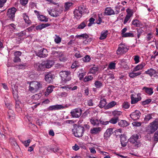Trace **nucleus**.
<instances>
[{"label":"nucleus","instance_id":"obj_42","mask_svg":"<svg viewBox=\"0 0 158 158\" xmlns=\"http://www.w3.org/2000/svg\"><path fill=\"white\" fill-rule=\"evenodd\" d=\"M122 113L121 111H114L112 113V114L115 117H118V116L121 115Z\"/></svg>","mask_w":158,"mask_h":158},{"label":"nucleus","instance_id":"obj_14","mask_svg":"<svg viewBox=\"0 0 158 158\" xmlns=\"http://www.w3.org/2000/svg\"><path fill=\"white\" fill-rule=\"evenodd\" d=\"M120 137V141L122 146L123 147H125L127 144V139L126 138L125 135H121Z\"/></svg>","mask_w":158,"mask_h":158},{"label":"nucleus","instance_id":"obj_53","mask_svg":"<svg viewBox=\"0 0 158 158\" xmlns=\"http://www.w3.org/2000/svg\"><path fill=\"white\" fill-rule=\"evenodd\" d=\"M143 32V31L141 28H140L137 29V37L138 38H139L141 34H142Z\"/></svg>","mask_w":158,"mask_h":158},{"label":"nucleus","instance_id":"obj_22","mask_svg":"<svg viewBox=\"0 0 158 158\" xmlns=\"http://www.w3.org/2000/svg\"><path fill=\"white\" fill-rule=\"evenodd\" d=\"M75 37L77 38H80V37L82 38L84 40H85L83 42L85 44L86 43V42H88V41H86V40L89 38V36L86 34H83L80 35H76Z\"/></svg>","mask_w":158,"mask_h":158},{"label":"nucleus","instance_id":"obj_55","mask_svg":"<svg viewBox=\"0 0 158 158\" xmlns=\"http://www.w3.org/2000/svg\"><path fill=\"white\" fill-rule=\"evenodd\" d=\"M83 60L84 61L87 62L89 61L90 59V57L88 55H86L85 57L82 58Z\"/></svg>","mask_w":158,"mask_h":158},{"label":"nucleus","instance_id":"obj_43","mask_svg":"<svg viewBox=\"0 0 158 158\" xmlns=\"http://www.w3.org/2000/svg\"><path fill=\"white\" fill-rule=\"evenodd\" d=\"M122 36L123 37H134V35L133 33L130 32H127L122 35Z\"/></svg>","mask_w":158,"mask_h":158},{"label":"nucleus","instance_id":"obj_15","mask_svg":"<svg viewBox=\"0 0 158 158\" xmlns=\"http://www.w3.org/2000/svg\"><path fill=\"white\" fill-rule=\"evenodd\" d=\"M113 129L112 128L108 129L104 134V139H108L112 133Z\"/></svg>","mask_w":158,"mask_h":158},{"label":"nucleus","instance_id":"obj_48","mask_svg":"<svg viewBox=\"0 0 158 158\" xmlns=\"http://www.w3.org/2000/svg\"><path fill=\"white\" fill-rule=\"evenodd\" d=\"M133 25L135 26L136 27H139L140 24L139 21L137 19L133 20L132 22Z\"/></svg>","mask_w":158,"mask_h":158},{"label":"nucleus","instance_id":"obj_30","mask_svg":"<svg viewBox=\"0 0 158 158\" xmlns=\"http://www.w3.org/2000/svg\"><path fill=\"white\" fill-rule=\"evenodd\" d=\"M145 63H142L141 64L136 66L133 69H134V71H138L142 69L143 67L145 66Z\"/></svg>","mask_w":158,"mask_h":158},{"label":"nucleus","instance_id":"obj_8","mask_svg":"<svg viewBox=\"0 0 158 158\" xmlns=\"http://www.w3.org/2000/svg\"><path fill=\"white\" fill-rule=\"evenodd\" d=\"M140 113L138 110H135L130 114V117L134 120L138 119L140 116Z\"/></svg>","mask_w":158,"mask_h":158},{"label":"nucleus","instance_id":"obj_44","mask_svg":"<svg viewBox=\"0 0 158 158\" xmlns=\"http://www.w3.org/2000/svg\"><path fill=\"white\" fill-rule=\"evenodd\" d=\"M94 85L96 88H99L102 86V84L101 81H97L95 82Z\"/></svg>","mask_w":158,"mask_h":158},{"label":"nucleus","instance_id":"obj_17","mask_svg":"<svg viewBox=\"0 0 158 158\" xmlns=\"http://www.w3.org/2000/svg\"><path fill=\"white\" fill-rule=\"evenodd\" d=\"M91 124L94 126L98 127L100 124V119L96 118H92L90 120Z\"/></svg>","mask_w":158,"mask_h":158},{"label":"nucleus","instance_id":"obj_36","mask_svg":"<svg viewBox=\"0 0 158 158\" xmlns=\"http://www.w3.org/2000/svg\"><path fill=\"white\" fill-rule=\"evenodd\" d=\"M73 3L71 2H67L64 4V10H68L69 8L72 6Z\"/></svg>","mask_w":158,"mask_h":158},{"label":"nucleus","instance_id":"obj_57","mask_svg":"<svg viewBox=\"0 0 158 158\" xmlns=\"http://www.w3.org/2000/svg\"><path fill=\"white\" fill-rule=\"evenodd\" d=\"M126 12L127 14V15L129 16L130 17H131L132 15V12L130 9L127 8L126 10Z\"/></svg>","mask_w":158,"mask_h":158},{"label":"nucleus","instance_id":"obj_18","mask_svg":"<svg viewBox=\"0 0 158 158\" xmlns=\"http://www.w3.org/2000/svg\"><path fill=\"white\" fill-rule=\"evenodd\" d=\"M133 94L131 96V104L136 103L139 101L141 100V98L140 95H139V94H137V98H135L133 97Z\"/></svg>","mask_w":158,"mask_h":158},{"label":"nucleus","instance_id":"obj_28","mask_svg":"<svg viewBox=\"0 0 158 158\" xmlns=\"http://www.w3.org/2000/svg\"><path fill=\"white\" fill-rule=\"evenodd\" d=\"M58 57H59L60 60L62 62H65L68 60L67 58L61 52L59 53Z\"/></svg>","mask_w":158,"mask_h":158},{"label":"nucleus","instance_id":"obj_38","mask_svg":"<svg viewBox=\"0 0 158 158\" xmlns=\"http://www.w3.org/2000/svg\"><path fill=\"white\" fill-rule=\"evenodd\" d=\"M116 104V103L114 101H112L109 103L106 106L105 108L106 109H108L111 108L114 106Z\"/></svg>","mask_w":158,"mask_h":158},{"label":"nucleus","instance_id":"obj_16","mask_svg":"<svg viewBox=\"0 0 158 158\" xmlns=\"http://www.w3.org/2000/svg\"><path fill=\"white\" fill-rule=\"evenodd\" d=\"M102 130L101 127H94L90 130V133L92 134H97L99 133Z\"/></svg>","mask_w":158,"mask_h":158},{"label":"nucleus","instance_id":"obj_51","mask_svg":"<svg viewBox=\"0 0 158 158\" xmlns=\"http://www.w3.org/2000/svg\"><path fill=\"white\" fill-rule=\"evenodd\" d=\"M93 79V77L91 75H89L88 76H86L84 79V81L85 82L91 80Z\"/></svg>","mask_w":158,"mask_h":158},{"label":"nucleus","instance_id":"obj_34","mask_svg":"<svg viewBox=\"0 0 158 158\" xmlns=\"http://www.w3.org/2000/svg\"><path fill=\"white\" fill-rule=\"evenodd\" d=\"M99 68L97 67L94 66L92 68H91L90 69V71L89 73L95 74L98 71Z\"/></svg>","mask_w":158,"mask_h":158},{"label":"nucleus","instance_id":"obj_63","mask_svg":"<svg viewBox=\"0 0 158 158\" xmlns=\"http://www.w3.org/2000/svg\"><path fill=\"white\" fill-rule=\"evenodd\" d=\"M28 0H20V4L23 6H25L27 3Z\"/></svg>","mask_w":158,"mask_h":158},{"label":"nucleus","instance_id":"obj_59","mask_svg":"<svg viewBox=\"0 0 158 158\" xmlns=\"http://www.w3.org/2000/svg\"><path fill=\"white\" fill-rule=\"evenodd\" d=\"M154 141H158V131L155 133L154 136Z\"/></svg>","mask_w":158,"mask_h":158},{"label":"nucleus","instance_id":"obj_7","mask_svg":"<svg viewBox=\"0 0 158 158\" xmlns=\"http://www.w3.org/2000/svg\"><path fill=\"white\" fill-rule=\"evenodd\" d=\"M16 9L15 7H12L8 10L7 14L8 17L12 20L15 17V14Z\"/></svg>","mask_w":158,"mask_h":158},{"label":"nucleus","instance_id":"obj_62","mask_svg":"<svg viewBox=\"0 0 158 158\" xmlns=\"http://www.w3.org/2000/svg\"><path fill=\"white\" fill-rule=\"evenodd\" d=\"M152 37V35L151 33H150L148 34L147 36L146 40L147 41L150 40Z\"/></svg>","mask_w":158,"mask_h":158},{"label":"nucleus","instance_id":"obj_60","mask_svg":"<svg viewBox=\"0 0 158 158\" xmlns=\"http://www.w3.org/2000/svg\"><path fill=\"white\" fill-rule=\"evenodd\" d=\"M31 142V140L29 139L24 141L23 142L24 145L26 147H28L29 145V143Z\"/></svg>","mask_w":158,"mask_h":158},{"label":"nucleus","instance_id":"obj_25","mask_svg":"<svg viewBox=\"0 0 158 158\" xmlns=\"http://www.w3.org/2000/svg\"><path fill=\"white\" fill-rule=\"evenodd\" d=\"M139 138V136L137 134H134L129 139V141L132 143H134L138 140Z\"/></svg>","mask_w":158,"mask_h":158},{"label":"nucleus","instance_id":"obj_46","mask_svg":"<svg viewBox=\"0 0 158 158\" xmlns=\"http://www.w3.org/2000/svg\"><path fill=\"white\" fill-rule=\"evenodd\" d=\"M116 64L113 62H111L109 65L108 68L110 69H115Z\"/></svg>","mask_w":158,"mask_h":158},{"label":"nucleus","instance_id":"obj_19","mask_svg":"<svg viewBox=\"0 0 158 158\" xmlns=\"http://www.w3.org/2000/svg\"><path fill=\"white\" fill-rule=\"evenodd\" d=\"M136 71H134V69H133L132 72L129 73V77L131 78H133L140 75L141 73L140 72L137 73H136Z\"/></svg>","mask_w":158,"mask_h":158},{"label":"nucleus","instance_id":"obj_39","mask_svg":"<svg viewBox=\"0 0 158 158\" xmlns=\"http://www.w3.org/2000/svg\"><path fill=\"white\" fill-rule=\"evenodd\" d=\"M118 125L121 127H125L128 125V124L126 120H121L118 122Z\"/></svg>","mask_w":158,"mask_h":158},{"label":"nucleus","instance_id":"obj_58","mask_svg":"<svg viewBox=\"0 0 158 158\" xmlns=\"http://www.w3.org/2000/svg\"><path fill=\"white\" fill-rule=\"evenodd\" d=\"M151 101V100L150 99H146V100L143 101L142 102V104L143 105H145L146 104H148L149 103H150Z\"/></svg>","mask_w":158,"mask_h":158},{"label":"nucleus","instance_id":"obj_33","mask_svg":"<svg viewBox=\"0 0 158 158\" xmlns=\"http://www.w3.org/2000/svg\"><path fill=\"white\" fill-rule=\"evenodd\" d=\"M23 17L26 23L27 24H30L31 23V21L29 19L28 15L26 14H23Z\"/></svg>","mask_w":158,"mask_h":158},{"label":"nucleus","instance_id":"obj_32","mask_svg":"<svg viewBox=\"0 0 158 158\" xmlns=\"http://www.w3.org/2000/svg\"><path fill=\"white\" fill-rule=\"evenodd\" d=\"M108 32V31L107 30L102 31L101 33V36L99 38V39L101 40L105 39L107 35Z\"/></svg>","mask_w":158,"mask_h":158},{"label":"nucleus","instance_id":"obj_40","mask_svg":"<svg viewBox=\"0 0 158 158\" xmlns=\"http://www.w3.org/2000/svg\"><path fill=\"white\" fill-rule=\"evenodd\" d=\"M118 120V117H113L109 121V123H111L113 124H116Z\"/></svg>","mask_w":158,"mask_h":158},{"label":"nucleus","instance_id":"obj_4","mask_svg":"<svg viewBox=\"0 0 158 158\" xmlns=\"http://www.w3.org/2000/svg\"><path fill=\"white\" fill-rule=\"evenodd\" d=\"M84 128L81 126L76 127V129L73 130V134L77 137H82L84 133Z\"/></svg>","mask_w":158,"mask_h":158},{"label":"nucleus","instance_id":"obj_24","mask_svg":"<svg viewBox=\"0 0 158 158\" xmlns=\"http://www.w3.org/2000/svg\"><path fill=\"white\" fill-rule=\"evenodd\" d=\"M143 90L149 95H151L153 93V89L152 88H148L145 86L143 88Z\"/></svg>","mask_w":158,"mask_h":158},{"label":"nucleus","instance_id":"obj_49","mask_svg":"<svg viewBox=\"0 0 158 158\" xmlns=\"http://www.w3.org/2000/svg\"><path fill=\"white\" fill-rule=\"evenodd\" d=\"M122 106L124 109H128L130 106V104L127 102H124Z\"/></svg>","mask_w":158,"mask_h":158},{"label":"nucleus","instance_id":"obj_5","mask_svg":"<svg viewBox=\"0 0 158 158\" xmlns=\"http://www.w3.org/2000/svg\"><path fill=\"white\" fill-rule=\"evenodd\" d=\"M127 46L121 43L118 45V47L116 52L118 54H121L126 53L128 51Z\"/></svg>","mask_w":158,"mask_h":158},{"label":"nucleus","instance_id":"obj_56","mask_svg":"<svg viewBox=\"0 0 158 158\" xmlns=\"http://www.w3.org/2000/svg\"><path fill=\"white\" fill-rule=\"evenodd\" d=\"M56 35V37L55 39V41L56 43L59 44L61 41V38L60 37Z\"/></svg>","mask_w":158,"mask_h":158},{"label":"nucleus","instance_id":"obj_23","mask_svg":"<svg viewBox=\"0 0 158 158\" xmlns=\"http://www.w3.org/2000/svg\"><path fill=\"white\" fill-rule=\"evenodd\" d=\"M9 118L11 120H13L15 118V115L13 111L10 109L8 111Z\"/></svg>","mask_w":158,"mask_h":158},{"label":"nucleus","instance_id":"obj_21","mask_svg":"<svg viewBox=\"0 0 158 158\" xmlns=\"http://www.w3.org/2000/svg\"><path fill=\"white\" fill-rule=\"evenodd\" d=\"M145 73L149 74L151 77L152 76H155V75H157V73L156 71L152 69H150L148 70L145 72Z\"/></svg>","mask_w":158,"mask_h":158},{"label":"nucleus","instance_id":"obj_10","mask_svg":"<svg viewBox=\"0 0 158 158\" xmlns=\"http://www.w3.org/2000/svg\"><path fill=\"white\" fill-rule=\"evenodd\" d=\"M49 14L53 17H56L61 13V11H60L57 10L52 9L48 11Z\"/></svg>","mask_w":158,"mask_h":158},{"label":"nucleus","instance_id":"obj_20","mask_svg":"<svg viewBox=\"0 0 158 158\" xmlns=\"http://www.w3.org/2000/svg\"><path fill=\"white\" fill-rule=\"evenodd\" d=\"M53 75L51 73H48L45 76V79L48 83H50L52 82Z\"/></svg>","mask_w":158,"mask_h":158},{"label":"nucleus","instance_id":"obj_35","mask_svg":"<svg viewBox=\"0 0 158 158\" xmlns=\"http://www.w3.org/2000/svg\"><path fill=\"white\" fill-rule=\"evenodd\" d=\"M106 103H107L106 99L105 98H103L100 101L99 106L100 107L102 108L106 106Z\"/></svg>","mask_w":158,"mask_h":158},{"label":"nucleus","instance_id":"obj_1","mask_svg":"<svg viewBox=\"0 0 158 158\" xmlns=\"http://www.w3.org/2000/svg\"><path fill=\"white\" fill-rule=\"evenodd\" d=\"M42 84L41 82L37 81H33L30 84L29 90L32 92L34 93L40 89L41 88Z\"/></svg>","mask_w":158,"mask_h":158},{"label":"nucleus","instance_id":"obj_54","mask_svg":"<svg viewBox=\"0 0 158 158\" xmlns=\"http://www.w3.org/2000/svg\"><path fill=\"white\" fill-rule=\"evenodd\" d=\"M41 96V94H35L32 96V98L35 100L39 99Z\"/></svg>","mask_w":158,"mask_h":158},{"label":"nucleus","instance_id":"obj_13","mask_svg":"<svg viewBox=\"0 0 158 158\" xmlns=\"http://www.w3.org/2000/svg\"><path fill=\"white\" fill-rule=\"evenodd\" d=\"M45 68H51L54 64L53 60H48L46 61L43 62Z\"/></svg>","mask_w":158,"mask_h":158},{"label":"nucleus","instance_id":"obj_64","mask_svg":"<svg viewBox=\"0 0 158 158\" xmlns=\"http://www.w3.org/2000/svg\"><path fill=\"white\" fill-rule=\"evenodd\" d=\"M20 59L19 57L17 56H15L14 58L13 61L14 62H18L20 61Z\"/></svg>","mask_w":158,"mask_h":158},{"label":"nucleus","instance_id":"obj_47","mask_svg":"<svg viewBox=\"0 0 158 158\" xmlns=\"http://www.w3.org/2000/svg\"><path fill=\"white\" fill-rule=\"evenodd\" d=\"M109 123V121H104L101 118L100 119V124H101L102 126H105Z\"/></svg>","mask_w":158,"mask_h":158},{"label":"nucleus","instance_id":"obj_6","mask_svg":"<svg viewBox=\"0 0 158 158\" xmlns=\"http://www.w3.org/2000/svg\"><path fill=\"white\" fill-rule=\"evenodd\" d=\"M82 110L81 109L77 108L73 110L70 112L73 118H78L81 115Z\"/></svg>","mask_w":158,"mask_h":158},{"label":"nucleus","instance_id":"obj_37","mask_svg":"<svg viewBox=\"0 0 158 158\" xmlns=\"http://www.w3.org/2000/svg\"><path fill=\"white\" fill-rule=\"evenodd\" d=\"M77 10L80 11L82 14L86 13L87 11V9L84 6H79Z\"/></svg>","mask_w":158,"mask_h":158},{"label":"nucleus","instance_id":"obj_11","mask_svg":"<svg viewBox=\"0 0 158 158\" xmlns=\"http://www.w3.org/2000/svg\"><path fill=\"white\" fill-rule=\"evenodd\" d=\"M64 108V107L61 105H58L50 106L48 108L49 110H56L63 109Z\"/></svg>","mask_w":158,"mask_h":158},{"label":"nucleus","instance_id":"obj_12","mask_svg":"<svg viewBox=\"0 0 158 158\" xmlns=\"http://www.w3.org/2000/svg\"><path fill=\"white\" fill-rule=\"evenodd\" d=\"M115 14V12L111 8L108 7L105 10L104 15H110Z\"/></svg>","mask_w":158,"mask_h":158},{"label":"nucleus","instance_id":"obj_27","mask_svg":"<svg viewBox=\"0 0 158 158\" xmlns=\"http://www.w3.org/2000/svg\"><path fill=\"white\" fill-rule=\"evenodd\" d=\"M75 17L77 19H79L82 16V14L77 9L75 10L73 12Z\"/></svg>","mask_w":158,"mask_h":158},{"label":"nucleus","instance_id":"obj_45","mask_svg":"<svg viewBox=\"0 0 158 158\" xmlns=\"http://www.w3.org/2000/svg\"><path fill=\"white\" fill-rule=\"evenodd\" d=\"M79 67L78 62L77 61H75L73 63L71 66V68L73 69L77 68Z\"/></svg>","mask_w":158,"mask_h":158},{"label":"nucleus","instance_id":"obj_41","mask_svg":"<svg viewBox=\"0 0 158 158\" xmlns=\"http://www.w3.org/2000/svg\"><path fill=\"white\" fill-rule=\"evenodd\" d=\"M38 19L41 21L47 22L48 19L43 15H39L38 16Z\"/></svg>","mask_w":158,"mask_h":158},{"label":"nucleus","instance_id":"obj_52","mask_svg":"<svg viewBox=\"0 0 158 158\" xmlns=\"http://www.w3.org/2000/svg\"><path fill=\"white\" fill-rule=\"evenodd\" d=\"M152 118V114H148L145 116L144 118V120L146 121H148Z\"/></svg>","mask_w":158,"mask_h":158},{"label":"nucleus","instance_id":"obj_29","mask_svg":"<svg viewBox=\"0 0 158 158\" xmlns=\"http://www.w3.org/2000/svg\"><path fill=\"white\" fill-rule=\"evenodd\" d=\"M54 88V86L53 85H51L48 86L46 90L45 95L47 96L50 94L53 91Z\"/></svg>","mask_w":158,"mask_h":158},{"label":"nucleus","instance_id":"obj_2","mask_svg":"<svg viewBox=\"0 0 158 158\" xmlns=\"http://www.w3.org/2000/svg\"><path fill=\"white\" fill-rule=\"evenodd\" d=\"M158 128V119L156 118L154 121L150 123L148 126L147 131L149 134H152Z\"/></svg>","mask_w":158,"mask_h":158},{"label":"nucleus","instance_id":"obj_50","mask_svg":"<svg viewBox=\"0 0 158 158\" xmlns=\"http://www.w3.org/2000/svg\"><path fill=\"white\" fill-rule=\"evenodd\" d=\"M86 23L85 22H82L78 26L77 28L82 29L86 26Z\"/></svg>","mask_w":158,"mask_h":158},{"label":"nucleus","instance_id":"obj_9","mask_svg":"<svg viewBox=\"0 0 158 158\" xmlns=\"http://www.w3.org/2000/svg\"><path fill=\"white\" fill-rule=\"evenodd\" d=\"M36 55L40 57H45L48 55L47 51L44 48H42L39 51Z\"/></svg>","mask_w":158,"mask_h":158},{"label":"nucleus","instance_id":"obj_3","mask_svg":"<svg viewBox=\"0 0 158 158\" xmlns=\"http://www.w3.org/2000/svg\"><path fill=\"white\" fill-rule=\"evenodd\" d=\"M70 74L71 72L68 71H61L60 72V75L62 78L63 83H66L71 79Z\"/></svg>","mask_w":158,"mask_h":158},{"label":"nucleus","instance_id":"obj_61","mask_svg":"<svg viewBox=\"0 0 158 158\" xmlns=\"http://www.w3.org/2000/svg\"><path fill=\"white\" fill-rule=\"evenodd\" d=\"M13 95L14 98H15L16 100L18 99V92L16 90L13 91Z\"/></svg>","mask_w":158,"mask_h":158},{"label":"nucleus","instance_id":"obj_26","mask_svg":"<svg viewBox=\"0 0 158 158\" xmlns=\"http://www.w3.org/2000/svg\"><path fill=\"white\" fill-rule=\"evenodd\" d=\"M43 64H44L43 62H42L41 64L38 63L35 65V67L37 69L38 71L43 70L45 68L44 65Z\"/></svg>","mask_w":158,"mask_h":158},{"label":"nucleus","instance_id":"obj_31","mask_svg":"<svg viewBox=\"0 0 158 158\" xmlns=\"http://www.w3.org/2000/svg\"><path fill=\"white\" fill-rule=\"evenodd\" d=\"M50 24L48 23L46 24H42L36 26L35 29L37 30H41L42 29L50 26Z\"/></svg>","mask_w":158,"mask_h":158}]
</instances>
